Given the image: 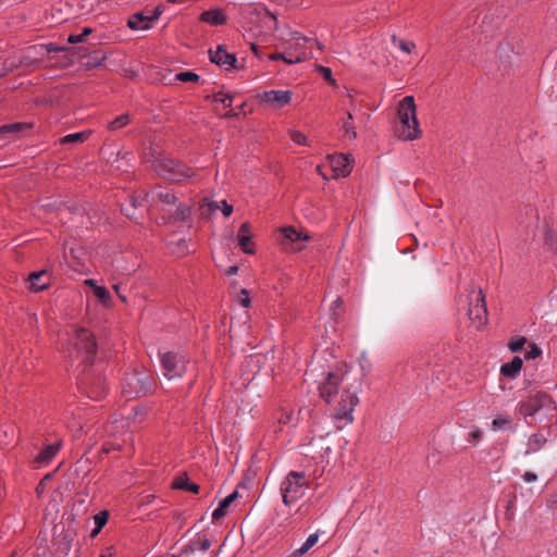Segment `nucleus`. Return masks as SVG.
<instances>
[{"mask_svg":"<svg viewBox=\"0 0 557 557\" xmlns=\"http://www.w3.org/2000/svg\"><path fill=\"white\" fill-rule=\"evenodd\" d=\"M237 496H238V493L236 491H234L228 496H226L224 499H222L220 502L218 508L213 510L212 519L219 520L222 517H224L230 505L237 498Z\"/></svg>","mask_w":557,"mask_h":557,"instance_id":"26","label":"nucleus"},{"mask_svg":"<svg viewBox=\"0 0 557 557\" xmlns=\"http://www.w3.org/2000/svg\"><path fill=\"white\" fill-rule=\"evenodd\" d=\"M172 486L177 490L189 491L194 494L199 492V485L190 482L186 473L177 475L172 482Z\"/></svg>","mask_w":557,"mask_h":557,"instance_id":"24","label":"nucleus"},{"mask_svg":"<svg viewBox=\"0 0 557 557\" xmlns=\"http://www.w3.org/2000/svg\"><path fill=\"white\" fill-rule=\"evenodd\" d=\"M45 490H46V483H45V480H41L36 487V493L40 496L44 494Z\"/></svg>","mask_w":557,"mask_h":557,"instance_id":"57","label":"nucleus"},{"mask_svg":"<svg viewBox=\"0 0 557 557\" xmlns=\"http://www.w3.org/2000/svg\"><path fill=\"white\" fill-rule=\"evenodd\" d=\"M28 281L30 284V289L38 293L49 287L51 283V275L47 270H41L30 273Z\"/></svg>","mask_w":557,"mask_h":557,"instance_id":"20","label":"nucleus"},{"mask_svg":"<svg viewBox=\"0 0 557 557\" xmlns=\"http://www.w3.org/2000/svg\"><path fill=\"white\" fill-rule=\"evenodd\" d=\"M212 101L214 103L222 104L223 109H230L224 115L227 117L234 116L235 113L232 112V102L233 96L228 94H224L222 91L216 92L212 96Z\"/></svg>","mask_w":557,"mask_h":557,"instance_id":"28","label":"nucleus"},{"mask_svg":"<svg viewBox=\"0 0 557 557\" xmlns=\"http://www.w3.org/2000/svg\"><path fill=\"white\" fill-rule=\"evenodd\" d=\"M541 354H542V350L536 344H530L529 349L525 352V358L527 359H535V358L540 357Z\"/></svg>","mask_w":557,"mask_h":557,"instance_id":"45","label":"nucleus"},{"mask_svg":"<svg viewBox=\"0 0 557 557\" xmlns=\"http://www.w3.org/2000/svg\"><path fill=\"white\" fill-rule=\"evenodd\" d=\"M153 169L159 176L172 183H182L195 175L189 166L161 154L153 161Z\"/></svg>","mask_w":557,"mask_h":557,"instance_id":"5","label":"nucleus"},{"mask_svg":"<svg viewBox=\"0 0 557 557\" xmlns=\"http://www.w3.org/2000/svg\"><path fill=\"white\" fill-rule=\"evenodd\" d=\"M358 403L359 398L356 392H343L338 407L335 410V419L344 421L345 424L351 423L354 421L352 412Z\"/></svg>","mask_w":557,"mask_h":557,"instance_id":"10","label":"nucleus"},{"mask_svg":"<svg viewBox=\"0 0 557 557\" xmlns=\"http://www.w3.org/2000/svg\"><path fill=\"white\" fill-rule=\"evenodd\" d=\"M190 214V208L188 206L181 205L176 208L174 219L177 221H186Z\"/></svg>","mask_w":557,"mask_h":557,"instance_id":"41","label":"nucleus"},{"mask_svg":"<svg viewBox=\"0 0 557 557\" xmlns=\"http://www.w3.org/2000/svg\"><path fill=\"white\" fill-rule=\"evenodd\" d=\"M399 127L398 136L405 140H413L421 135L417 119V108L412 96H406L398 107Z\"/></svg>","mask_w":557,"mask_h":557,"instance_id":"1","label":"nucleus"},{"mask_svg":"<svg viewBox=\"0 0 557 557\" xmlns=\"http://www.w3.org/2000/svg\"><path fill=\"white\" fill-rule=\"evenodd\" d=\"M482 437V431L480 429L472 430L468 435V442L476 445Z\"/></svg>","mask_w":557,"mask_h":557,"instance_id":"49","label":"nucleus"},{"mask_svg":"<svg viewBox=\"0 0 557 557\" xmlns=\"http://www.w3.org/2000/svg\"><path fill=\"white\" fill-rule=\"evenodd\" d=\"M66 48L65 47H58L53 44H49L47 45V51L48 52H58V51H65Z\"/></svg>","mask_w":557,"mask_h":557,"instance_id":"55","label":"nucleus"},{"mask_svg":"<svg viewBox=\"0 0 557 557\" xmlns=\"http://www.w3.org/2000/svg\"><path fill=\"white\" fill-rule=\"evenodd\" d=\"M545 443L546 438L542 434H533L529 438V448L532 451H536L542 448Z\"/></svg>","mask_w":557,"mask_h":557,"instance_id":"35","label":"nucleus"},{"mask_svg":"<svg viewBox=\"0 0 557 557\" xmlns=\"http://www.w3.org/2000/svg\"><path fill=\"white\" fill-rule=\"evenodd\" d=\"M10 72H12V69L2 66L0 67V78L7 76Z\"/></svg>","mask_w":557,"mask_h":557,"instance_id":"59","label":"nucleus"},{"mask_svg":"<svg viewBox=\"0 0 557 557\" xmlns=\"http://www.w3.org/2000/svg\"><path fill=\"white\" fill-rule=\"evenodd\" d=\"M520 414L532 420L544 412V418H555L557 412L556 404L546 393H537L521 401L517 406Z\"/></svg>","mask_w":557,"mask_h":557,"instance_id":"4","label":"nucleus"},{"mask_svg":"<svg viewBox=\"0 0 557 557\" xmlns=\"http://www.w3.org/2000/svg\"><path fill=\"white\" fill-rule=\"evenodd\" d=\"M288 134H289L290 139L296 145H300V146H309L310 145L308 137L300 131L289 129Z\"/></svg>","mask_w":557,"mask_h":557,"instance_id":"34","label":"nucleus"},{"mask_svg":"<svg viewBox=\"0 0 557 557\" xmlns=\"http://www.w3.org/2000/svg\"><path fill=\"white\" fill-rule=\"evenodd\" d=\"M126 421L124 419H114L113 421H109L101 429V437L112 438L109 441H104L101 447V451L104 454H109L112 450L120 449L121 443L119 442L120 437L125 434Z\"/></svg>","mask_w":557,"mask_h":557,"instance_id":"7","label":"nucleus"},{"mask_svg":"<svg viewBox=\"0 0 557 557\" xmlns=\"http://www.w3.org/2000/svg\"><path fill=\"white\" fill-rule=\"evenodd\" d=\"M201 21L210 25H222L226 22V16L221 10H209L205 11L201 16Z\"/></svg>","mask_w":557,"mask_h":557,"instance_id":"25","label":"nucleus"},{"mask_svg":"<svg viewBox=\"0 0 557 557\" xmlns=\"http://www.w3.org/2000/svg\"><path fill=\"white\" fill-rule=\"evenodd\" d=\"M527 343V338L523 337V336H517V337H512L509 343H508V347L511 351L513 352H517V351H520L523 346L525 345Z\"/></svg>","mask_w":557,"mask_h":557,"instance_id":"38","label":"nucleus"},{"mask_svg":"<svg viewBox=\"0 0 557 557\" xmlns=\"http://www.w3.org/2000/svg\"><path fill=\"white\" fill-rule=\"evenodd\" d=\"M85 284H86L87 286L92 287V289H94V290L96 289V287H98V286H99V285H97L96 281H95V280H92V278H88V280H86V281H85Z\"/></svg>","mask_w":557,"mask_h":557,"instance_id":"61","label":"nucleus"},{"mask_svg":"<svg viewBox=\"0 0 557 557\" xmlns=\"http://www.w3.org/2000/svg\"><path fill=\"white\" fill-rule=\"evenodd\" d=\"M152 387L153 380L147 372H132L125 376L123 393L133 398L149 393Z\"/></svg>","mask_w":557,"mask_h":557,"instance_id":"6","label":"nucleus"},{"mask_svg":"<svg viewBox=\"0 0 557 557\" xmlns=\"http://www.w3.org/2000/svg\"><path fill=\"white\" fill-rule=\"evenodd\" d=\"M196 544L198 545V548L203 553H206L211 546V542L207 537L200 539Z\"/></svg>","mask_w":557,"mask_h":557,"instance_id":"51","label":"nucleus"},{"mask_svg":"<svg viewBox=\"0 0 557 557\" xmlns=\"http://www.w3.org/2000/svg\"><path fill=\"white\" fill-rule=\"evenodd\" d=\"M62 443L57 442L54 444H50L46 446L37 456L36 461L48 463L52 460V458L57 455V453L60 450Z\"/></svg>","mask_w":557,"mask_h":557,"instance_id":"27","label":"nucleus"},{"mask_svg":"<svg viewBox=\"0 0 557 557\" xmlns=\"http://www.w3.org/2000/svg\"><path fill=\"white\" fill-rule=\"evenodd\" d=\"M107 519H108V516H107L106 511H102L95 516V522L97 524V529L94 530V532H92L94 534H96L100 531V529L106 524Z\"/></svg>","mask_w":557,"mask_h":557,"instance_id":"46","label":"nucleus"},{"mask_svg":"<svg viewBox=\"0 0 557 557\" xmlns=\"http://www.w3.org/2000/svg\"><path fill=\"white\" fill-rule=\"evenodd\" d=\"M237 302L243 307L247 308L250 306V297L247 289L243 288L237 295Z\"/></svg>","mask_w":557,"mask_h":557,"instance_id":"44","label":"nucleus"},{"mask_svg":"<svg viewBox=\"0 0 557 557\" xmlns=\"http://www.w3.org/2000/svg\"><path fill=\"white\" fill-rule=\"evenodd\" d=\"M342 382V376L337 373H329L325 382H323L319 389L321 397L330 403L337 394L338 386Z\"/></svg>","mask_w":557,"mask_h":557,"instance_id":"16","label":"nucleus"},{"mask_svg":"<svg viewBox=\"0 0 557 557\" xmlns=\"http://www.w3.org/2000/svg\"><path fill=\"white\" fill-rule=\"evenodd\" d=\"M522 479L524 480V482L527 483H531V482H534L536 481L537 476L535 473L533 472H525L523 475H522Z\"/></svg>","mask_w":557,"mask_h":557,"instance_id":"54","label":"nucleus"},{"mask_svg":"<svg viewBox=\"0 0 557 557\" xmlns=\"http://www.w3.org/2000/svg\"><path fill=\"white\" fill-rule=\"evenodd\" d=\"M318 540V532L309 535L305 543L299 548L295 549L292 554L294 555V557L304 556L310 548H312L317 544Z\"/></svg>","mask_w":557,"mask_h":557,"instance_id":"29","label":"nucleus"},{"mask_svg":"<svg viewBox=\"0 0 557 557\" xmlns=\"http://www.w3.org/2000/svg\"><path fill=\"white\" fill-rule=\"evenodd\" d=\"M283 234V246L292 251H300L305 248V243L309 239V235L299 232L293 226H286L281 230Z\"/></svg>","mask_w":557,"mask_h":557,"instance_id":"12","label":"nucleus"},{"mask_svg":"<svg viewBox=\"0 0 557 557\" xmlns=\"http://www.w3.org/2000/svg\"><path fill=\"white\" fill-rule=\"evenodd\" d=\"M115 293L117 294L119 298L123 301V302H126V296L122 294V292H120V285L119 284H115L113 286Z\"/></svg>","mask_w":557,"mask_h":557,"instance_id":"58","label":"nucleus"},{"mask_svg":"<svg viewBox=\"0 0 557 557\" xmlns=\"http://www.w3.org/2000/svg\"><path fill=\"white\" fill-rule=\"evenodd\" d=\"M292 418H293V413L292 412L282 410V411L278 412L276 419H277L278 424L285 425V424H287V423H289L292 421Z\"/></svg>","mask_w":557,"mask_h":557,"instance_id":"48","label":"nucleus"},{"mask_svg":"<svg viewBox=\"0 0 557 557\" xmlns=\"http://www.w3.org/2000/svg\"><path fill=\"white\" fill-rule=\"evenodd\" d=\"M89 34H91V29L86 27V28H84V30H83V33L81 35L83 36V38H85Z\"/></svg>","mask_w":557,"mask_h":557,"instance_id":"63","label":"nucleus"},{"mask_svg":"<svg viewBox=\"0 0 557 557\" xmlns=\"http://www.w3.org/2000/svg\"><path fill=\"white\" fill-rule=\"evenodd\" d=\"M318 71L326 82H329L331 85H335V79L332 76V71L330 67L319 65Z\"/></svg>","mask_w":557,"mask_h":557,"instance_id":"47","label":"nucleus"},{"mask_svg":"<svg viewBox=\"0 0 557 557\" xmlns=\"http://www.w3.org/2000/svg\"><path fill=\"white\" fill-rule=\"evenodd\" d=\"M94 294L103 305H108L111 300L110 293L104 286L96 287Z\"/></svg>","mask_w":557,"mask_h":557,"instance_id":"40","label":"nucleus"},{"mask_svg":"<svg viewBox=\"0 0 557 557\" xmlns=\"http://www.w3.org/2000/svg\"><path fill=\"white\" fill-rule=\"evenodd\" d=\"M394 45H396L401 51L406 53H411V51L416 48L414 42L407 40H397L396 36L392 37Z\"/></svg>","mask_w":557,"mask_h":557,"instance_id":"39","label":"nucleus"},{"mask_svg":"<svg viewBox=\"0 0 557 557\" xmlns=\"http://www.w3.org/2000/svg\"><path fill=\"white\" fill-rule=\"evenodd\" d=\"M169 249H170L171 253L175 255L176 257H183L188 251L187 243L184 238L178 239L175 243L170 242Z\"/></svg>","mask_w":557,"mask_h":557,"instance_id":"30","label":"nucleus"},{"mask_svg":"<svg viewBox=\"0 0 557 557\" xmlns=\"http://www.w3.org/2000/svg\"><path fill=\"white\" fill-rule=\"evenodd\" d=\"M523 361L520 357H515L510 362L504 363L500 367V373L509 379H515L521 371Z\"/></svg>","mask_w":557,"mask_h":557,"instance_id":"23","label":"nucleus"},{"mask_svg":"<svg viewBox=\"0 0 557 557\" xmlns=\"http://www.w3.org/2000/svg\"><path fill=\"white\" fill-rule=\"evenodd\" d=\"M292 95L293 92L290 90H267L259 94L258 98L267 104L282 108L290 102Z\"/></svg>","mask_w":557,"mask_h":557,"instance_id":"15","label":"nucleus"},{"mask_svg":"<svg viewBox=\"0 0 557 557\" xmlns=\"http://www.w3.org/2000/svg\"><path fill=\"white\" fill-rule=\"evenodd\" d=\"M313 44V39L307 38L297 32L290 34V37L286 39L287 51H292L293 57H302L301 62L313 57L310 49Z\"/></svg>","mask_w":557,"mask_h":557,"instance_id":"11","label":"nucleus"},{"mask_svg":"<svg viewBox=\"0 0 557 557\" xmlns=\"http://www.w3.org/2000/svg\"><path fill=\"white\" fill-rule=\"evenodd\" d=\"M310 483L311 479L305 472H288L280 485L283 503L287 506L295 504L305 496Z\"/></svg>","mask_w":557,"mask_h":557,"instance_id":"3","label":"nucleus"},{"mask_svg":"<svg viewBox=\"0 0 557 557\" xmlns=\"http://www.w3.org/2000/svg\"><path fill=\"white\" fill-rule=\"evenodd\" d=\"M238 235L251 236V225L248 222L243 223L239 227Z\"/></svg>","mask_w":557,"mask_h":557,"instance_id":"52","label":"nucleus"},{"mask_svg":"<svg viewBox=\"0 0 557 557\" xmlns=\"http://www.w3.org/2000/svg\"><path fill=\"white\" fill-rule=\"evenodd\" d=\"M302 57H293L292 51H285L282 53H272L269 55L270 60H283L287 64H295L301 62Z\"/></svg>","mask_w":557,"mask_h":557,"instance_id":"31","label":"nucleus"},{"mask_svg":"<svg viewBox=\"0 0 557 557\" xmlns=\"http://www.w3.org/2000/svg\"><path fill=\"white\" fill-rule=\"evenodd\" d=\"M208 207L210 211L221 209L225 216L231 215L233 212V207L228 205L225 200L221 201L220 205L218 202H209Z\"/></svg>","mask_w":557,"mask_h":557,"instance_id":"36","label":"nucleus"},{"mask_svg":"<svg viewBox=\"0 0 557 557\" xmlns=\"http://www.w3.org/2000/svg\"><path fill=\"white\" fill-rule=\"evenodd\" d=\"M86 138H88V134L85 132L73 133V134H69V135L64 136L61 139V143L62 144L78 143V141H84Z\"/></svg>","mask_w":557,"mask_h":557,"instance_id":"37","label":"nucleus"},{"mask_svg":"<svg viewBox=\"0 0 557 557\" xmlns=\"http://www.w3.org/2000/svg\"><path fill=\"white\" fill-rule=\"evenodd\" d=\"M66 349L72 359L90 362L97 351V344L94 335L88 330L77 327L67 343Z\"/></svg>","mask_w":557,"mask_h":557,"instance_id":"2","label":"nucleus"},{"mask_svg":"<svg viewBox=\"0 0 557 557\" xmlns=\"http://www.w3.org/2000/svg\"><path fill=\"white\" fill-rule=\"evenodd\" d=\"M154 23L148 12H137L128 17L127 26L132 30H148L152 28Z\"/></svg>","mask_w":557,"mask_h":557,"instance_id":"19","label":"nucleus"},{"mask_svg":"<svg viewBox=\"0 0 557 557\" xmlns=\"http://www.w3.org/2000/svg\"><path fill=\"white\" fill-rule=\"evenodd\" d=\"M510 422L508 417H497L492 421V426L494 431L505 430L509 426Z\"/></svg>","mask_w":557,"mask_h":557,"instance_id":"42","label":"nucleus"},{"mask_svg":"<svg viewBox=\"0 0 557 557\" xmlns=\"http://www.w3.org/2000/svg\"><path fill=\"white\" fill-rule=\"evenodd\" d=\"M329 164L333 171V177H346L352 170V160L345 153L329 156Z\"/></svg>","mask_w":557,"mask_h":557,"instance_id":"13","label":"nucleus"},{"mask_svg":"<svg viewBox=\"0 0 557 557\" xmlns=\"http://www.w3.org/2000/svg\"><path fill=\"white\" fill-rule=\"evenodd\" d=\"M211 62L219 66H225L226 70L235 67L237 61L235 54L228 53L223 46H218L216 50L209 51Z\"/></svg>","mask_w":557,"mask_h":557,"instance_id":"18","label":"nucleus"},{"mask_svg":"<svg viewBox=\"0 0 557 557\" xmlns=\"http://www.w3.org/2000/svg\"><path fill=\"white\" fill-rule=\"evenodd\" d=\"M146 200L150 203H156L157 201L162 202L165 206H173L176 202V197L174 194L164 190H151L147 193Z\"/></svg>","mask_w":557,"mask_h":557,"instance_id":"21","label":"nucleus"},{"mask_svg":"<svg viewBox=\"0 0 557 557\" xmlns=\"http://www.w3.org/2000/svg\"><path fill=\"white\" fill-rule=\"evenodd\" d=\"M333 305H334L335 307H339V306L342 305V300H341V298H337V299L333 302Z\"/></svg>","mask_w":557,"mask_h":557,"instance_id":"64","label":"nucleus"},{"mask_svg":"<svg viewBox=\"0 0 557 557\" xmlns=\"http://www.w3.org/2000/svg\"><path fill=\"white\" fill-rule=\"evenodd\" d=\"M187 360L185 356L176 352H165L161 357V369L168 380L182 377L186 371Z\"/></svg>","mask_w":557,"mask_h":557,"instance_id":"9","label":"nucleus"},{"mask_svg":"<svg viewBox=\"0 0 557 557\" xmlns=\"http://www.w3.org/2000/svg\"><path fill=\"white\" fill-rule=\"evenodd\" d=\"M148 13H149L150 17L152 18V22L156 23L158 21V18L161 16V14L163 13V7L158 5L152 11H150Z\"/></svg>","mask_w":557,"mask_h":557,"instance_id":"50","label":"nucleus"},{"mask_svg":"<svg viewBox=\"0 0 557 557\" xmlns=\"http://www.w3.org/2000/svg\"><path fill=\"white\" fill-rule=\"evenodd\" d=\"M83 39L84 38H83V36L81 34L79 35L72 34L67 38V42L74 45V44H78V42L83 41Z\"/></svg>","mask_w":557,"mask_h":557,"instance_id":"53","label":"nucleus"},{"mask_svg":"<svg viewBox=\"0 0 557 557\" xmlns=\"http://www.w3.org/2000/svg\"><path fill=\"white\" fill-rule=\"evenodd\" d=\"M468 315L476 329H480L487 322L485 297L481 289L475 290L473 288L470 292Z\"/></svg>","mask_w":557,"mask_h":557,"instance_id":"8","label":"nucleus"},{"mask_svg":"<svg viewBox=\"0 0 557 557\" xmlns=\"http://www.w3.org/2000/svg\"><path fill=\"white\" fill-rule=\"evenodd\" d=\"M552 504L557 507V491L552 494Z\"/></svg>","mask_w":557,"mask_h":557,"instance_id":"62","label":"nucleus"},{"mask_svg":"<svg viewBox=\"0 0 557 557\" xmlns=\"http://www.w3.org/2000/svg\"><path fill=\"white\" fill-rule=\"evenodd\" d=\"M238 272V267L237 265H233V267H230L227 270H226V274L227 275H235L236 273Z\"/></svg>","mask_w":557,"mask_h":557,"instance_id":"60","label":"nucleus"},{"mask_svg":"<svg viewBox=\"0 0 557 557\" xmlns=\"http://www.w3.org/2000/svg\"><path fill=\"white\" fill-rule=\"evenodd\" d=\"M348 99L350 101V109L347 111L346 119L342 121L341 127L346 137H348L349 139H356L357 132L352 124L354 116L351 113V110L354 109V97L351 95H348Z\"/></svg>","mask_w":557,"mask_h":557,"instance_id":"22","label":"nucleus"},{"mask_svg":"<svg viewBox=\"0 0 557 557\" xmlns=\"http://www.w3.org/2000/svg\"><path fill=\"white\" fill-rule=\"evenodd\" d=\"M175 79L184 83L197 82L199 76L194 72H180L175 75Z\"/></svg>","mask_w":557,"mask_h":557,"instance_id":"43","label":"nucleus"},{"mask_svg":"<svg viewBox=\"0 0 557 557\" xmlns=\"http://www.w3.org/2000/svg\"><path fill=\"white\" fill-rule=\"evenodd\" d=\"M553 418H544V412H541V414L534 418L530 423H544L550 421Z\"/></svg>","mask_w":557,"mask_h":557,"instance_id":"56","label":"nucleus"},{"mask_svg":"<svg viewBox=\"0 0 557 557\" xmlns=\"http://www.w3.org/2000/svg\"><path fill=\"white\" fill-rule=\"evenodd\" d=\"M238 246L245 253H253V243L251 242V236L247 235H237Z\"/></svg>","mask_w":557,"mask_h":557,"instance_id":"32","label":"nucleus"},{"mask_svg":"<svg viewBox=\"0 0 557 557\" xmlns=\"http://www.w3.org/2000/svg\"><path fill=\"white\" fill-rule=\"evenodd\" d=\"M129 123V116L128 114H122L117 117H115L113 121H111L109 124H108V129L109 131H112V132H115L117 129H121L123 128L124 126H126L127 124Z\"/></svg>","mask_w":557,"mask_h":557,"instance_id":"33","label":"nucleus"},{"mask_svg":"<svg viewBox=\"0 0 557 557\" xmlns=\"http://www.w3.org/2000/svg\"><path fill=\"white\" fill-rule=\"evenodd\" d=\"M85 388L88 397L100 400L107 394L108 387L104 377L100 374H91L86 377Z\"/></svg>","mask_w":557,"mask_h":557,"instance_id":"14","label":"nucleus"},{"mask_svg":"<svg viewBox=\"0 0 557 557\" xmlns=\"http://www.w3.org/2000/svg\"><path fill=\"white\" fill-rule=\"evenodd\" d=\"M32 127L30 123L16 122L12 124H5L0 126V137L8 138L9 140H15L26 134Z\"/></svg>","mask_w":557,"mask_h":557,"instance_id":"17","label":"nucleus"}]
</instances>
